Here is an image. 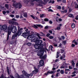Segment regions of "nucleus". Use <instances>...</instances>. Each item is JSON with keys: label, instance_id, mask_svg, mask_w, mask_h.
Returning <instances> with one entry per match:
<instances>
[{"label": "nucleus", "instance_id": "f257e3e1", "mask_svg": "<svg viewBox=\"0 0 78 78\" xmlns=\"http://www.w3.org/2000/svg\"><path fill=\"white\" fill-rule=\"evenodd\" d=\"M9 23H10V24H12V25H9L8 27L9 30L8 32L7 38V41L9 39V35H10L11 34V31L13 33H16L17 32V27H16L14 26L13 25H14V24H16V25H18V23H15L14 21L11 20L9 21Z\"/></svg>", "mask_w": 78, "mask_h": 78}, {"label": "nucleus", "instance_id": "f03ea898", "mask_svg": "<svg viewBox=\"0 0 78 78\" xmlns=\"http://www.w3.org/2000/svg\"><path fill=\"white\" fill-rule=\"evenodd\" d=\"M42 46H41V45L39 46L37 45H34V47L36 48L38 50V51H39V53H38L37 55L39 56H40V59H45L47 57V55H45L43 56V55H44V51L42 50V48L43 47V45H41Z\"/></svg>", "mask_w": 78, "mask_h": 78}, {"label": "nucleus", "instance_id": "7ed1b4c3", "mask_svg": "<svg viewBox=\"0 0 78 78\" xmlns=\"http://www.w3.org/2000/svg\"><path fill=\"white\" fill-rule=\"evenodd\" d=\"M33 40H34V41H35V42H36V43H37V45H40V46L42 47V45L43 44H42V40L39 41V40H38V37H36L34 38Z\"/></svg>", "mask_w": 78, "mask_h": 78}, {"label": "nucleus", "instance_id": "20e7f679", "mask_svg": "<svg viewBox=\"0 0 78 78\" xmlns=\"http://www.w3.org/2000/svg\"><path fill=\"white\" fill-rule=\"evenodd\" d=\"M31 2H34V1H36V2H38L39 3H43V1H44V3H47L49 0H31ZM30 1V0H27V1L28 2H29Z\"/></svg>", "mask_w": 78, "mask_h": 78}, {"label": "nucleus", "instance_id": "39448f33", "mask_svg": "<svg viewBox=\"0 0 78 78\" xmlns=\"http://www.w3.org/2000/svg\"><path fill=\"white\" fill-rule=\"evenodd\" d=\"M13 6L16 9H17V8L20 9L22 6V4L19 2L15 4Z\"/></svg>", "mask_w": 78, "mask_h": 78}, {"label": "nucleus", "instance_id": "423d86ee", "mask_svg": "<svg viewBox=\"0 0 78 78\" xmlns=\"http://www.w3.org/2000/svg\"><path fill=\"white\" fill-rule=\"evenodd\" d=\"M22 73L24 75H21V77L22 78H29V77L28 76H28V74L26 72H25V71H23Z\"/></svg>", "mask_w": 78, "mask_h": 78}, {"label": "nucleus", "instance_id": "0eeeda50", "mask_svg": "<svg viewBox=\"0 0 78 78\" xmlns=\"http://www.w3.org/2000/svg\"><path fill=\"white\" fill-rule=\"evenodd\" d=\"M22 36L25 38L26 37V36H30V31H27L26 33H23Z\"/></svg>", "mask_w": 78, "mask_h": 78}, {"label": "nucleus", "instance_id": "6e6552de", "mask_svg": "<svg viewBox=\"0 0 78 78\" xmlns=\"http://www.w3.org/2000/svg\"><path fill=\"white\" fill-rule=\"evenodd\" d=\"M2 30L4 31H5V30H8V27H7V25L6 24L4 25L2 27Z\"/></svg>", "mask_w": 78, "mask_h": 78}, {"label": "nucleus", "instance_id": "1a4fd4ad", "mask_svg": "<svg viewBox=\"0 0 78 78\" xmlns=\"http://www.w3.org/2000/svg\"><path fill=\"white\" fill-rule=\"evenodd\" d=\"M68 64L66 63H65L61 67H60V69H64V68H68Z\"/></svg>", "mask_w": 78, "mask_h": 78}, {"label": "nucleus", "instance_id": "9d476101", "mask_svg": "<svg viewBox=\"0 0 78 78\" xmlns=\"http://www.w3.org/2000/svg\"><path fill=\"white\" fill-rule=\"evenodd\" d=\"M22 30H18L16 34L17 36H20L22 34Z\"/></svg>", "mask_w": 78, "mask_h": 78}, {"label": "nucleus", "instance_id": "9b49d317", "mask_svg": "<svg viewBox=\"0 0 78 78\" xmlns=\"http://www.w3.org/2000/svg\"><path fill=\"white\" fill-rule=\"evenodd\" d=\"M38 72H39V70L35 68V70L32 71V73L33 74H36L37 73H38Z\"/></svg>", "mask_w": 78, "mask_h": 78}, {"label": "nucleus", "instance_id": "f8f14e48", "mask_svg": "<svg viewBox=\"0 0 78 78\" xmlns=\"http://www.w3.org/2000/svg\"><path fill=\"white\" fill-rule=\"evenodd\" d=\"M34 27L36 28H38L37 27H40V28H43V26L41 25V24H37L36 25H34Z\"/></svg>", "mask_w": 78, "mask_h": 78}, {"label": "nucleus", "instance_id": "ddd939ff", "mask_svg": "<svg viewBox=\"0 0 78 78\" xmlns=\"http://www.w3.org/2000/svg\"><path fill=\"white\" fill-rule=\"evenodd\" d=\"M41 66H44V61L42 60H40L39 62Z\"/></svg>", "mask_w": 78, "mask_h": 78}, {"label": "nucleus", "instance_id": "4468645a", "mask_svg": "<svg viewBox=\"0 0 78 78\" xmlns=\"http://www.w3.org/2000/svg\"><path fill=\"white\" fill-rule=\"evenodd\" d=\"M54 73H55V72L53 71H48L47 73H45V75H47L48 74V73H50V74H53Z\"/></svg>", "mask_w": 78, "mask_h": 78}, {"label": "nucleus", "instance_id": "2eb2a0df", "mask_svg": "<svg viewBox=\"0 0 78 78\" xmlns=\"http://www.w3.org/2000/svg\"><path fill=\"white\" fill-rule=\"evenodd\" d=\"M17 35H16V34H15L13 35L12 36V39L13 40V39H15V38L16 37H17Z\"/></svg>", "mask_w": 78, "mask_h": 78}, {"label": "nucleus", "instance_id": "dca6fc26", "mask_svg": "<svg viewBox=\"0 0 78 78\" xmlns=\"http://www.w3.org/2000/svg\"><path fill=\"white\" fill-rule=\"evenodd\" d=\"M30 16L31 17H32V18H33V19H36V20H37V19H38L37 18V17H34V16H33V15H30Z\"/></svg>", "mask_w": 78, "mask_h": 78}, {"label": "nucleus", "instance_id": "f3484780", "mask_svg": "<svg viewBox=\"0 0 78 78\" xmlns=\"http://www.w3.org/2000/svg\"><path fill=\"white\" fill-rule=\"evenodd\" d=\"M40 17L41 18H44L45 17V15L44 14H42L40 15Z\"/></svg>", "mask_w": 78, "mask_h": 78}, {"label": "nucleus", "instance_id": "a211bd4d", "mask_svg": "<svg viewBox=\"0 0 78 78\" xmlns=\"http://www.w3.org/2000/svg\"><path fill=\"white\" fill-rule=\"evenodd\" d=\"M66 57V56H65V55L64 54H63V56H62L60 58V59H62L63 58H64Z\"/></svg>", "mask_w": 78, "mask_h": 78}, {"label": "nucleus", "instance_id": "6ab92c4d", "mask_svg": "<svg viewBox=\"0 0 78 78\" xmlns=\"http://www.w3.org/2000/svg\"><path fill=\"white\" fill-rule=\"evenodd\" d=\"M72 66L73 67H75V63H74V62H73V61L72 62Z\"/></svg>", "mask_w": 78, "mask_h": 78}, {"label": "nucleus", "instance_id": "aec40b11", "mask_svg": "<svg viewBox=\"0 0 78 78\" xmlns=\"http://www.w3.org/2000/svg\"><path fill=\"white\" fill-rule=\"evenodd\" d=\"M33 75V73H30L29 74H27V76H28L29 78H30V76H32Z\"/></svg>", "mask_w": 78, "mask_h": 78}, {"label": "nucleus", "instance_id": "412c9836", "mask_svg": "<svg viewBox=\"0 0 78 78\" xmlns=\"http://www.w3.org/2000/svg\"><path fill=\"white\" fill-rule=\"evenodd\" d=\"M69 17H72V18H73V17H74L73 15L72 14H69Z\"/></svg>", "mask_w": 78, "mask_h": 78}, {"label": "nucleus", "instance_id": "4be33fe9", "mask_svg": "<svg viewBox=\"0 0 78 78\" xmlns=\"http://www.w3.org/2000/svg\"><path fill=\"white\" fill-rule=\"evenodd\" d=\"M40 34H41V36H45V34H44V33H43L42 32H40Z\"/></svg>", "mask_w": 78, "mask_h": 78}, {"label": "nucleus", "instance_id": "5701e85b", "mask_svg": "<svg viewBox=\"0 0 78 78\" xmlns=\"http://www.w3.org/2000/svg\"><path fill=\"white\" fill-rule=\"evenodd\" d=\"M65 71V73L66 74H67V73H68V72L67 71H69V69H66Z\"/></svg>", "mask_w": 78, "mask_h": 78}, {"label": "nucleus", "instance_id": "b1692460", "mask_svg": "<svg viewBox=\"0 0 78 78\" xmlns=\"http://www.w3.org/2000/svg\"><path fill=\"white\" fill-rule=\"evenodd\" d=\"M23 29L22 28H20L19 26H18V31L22 30Z\"/></svg>", "mask_w": 78, "mask_h": 78}, {"label": "nucleus", "instance_id": "393cba45", "mask_svg": "<svg viewBox=\"0 0 78 78\" xmlns=\"http://www.w3.org/2000/svg\"><path fill=\"white\" fill-rule=\"evenodd\" d=\"M23 16L25 17H27V13H23Z\"/></svg>", "mask_w": 78, "mask_h": 78}, {"label": "nucleus", "instance_id": "a878e982", "mask_svg": "<svg viewBox=\"0 0 78 78\" xmlns=\"http://www.w3.org/2000/svg\"><path fill=\"white\" fill-rule=\"evenodd\" d=\"M71 27L73 28H74L75 27V25L74 24H73L71 25Z\"/></svg>", "mask_w": 78, "mask_h": 78}, {"label": "nucleus", "instance_id": "bb28decb", "mask_svg": "<svg viewBox=\"0 0 78 78\" xmlns=\"http://www.w3.org/2000/svg\"><path fill=\"white\" fill-rule=\"evenodd\" d=\"M60 27H58L57 28H55V30H60Z\"/></svg>", "mask_w": 78, "mask_h": 78}, {"label": "nucleus", "instance_id": "cd10ccee", "mask_svg": "<svg viewBox=\"0 0 78 78\" xmlns=\"http://www.w3.org/2000/svg\"><path fill=\"white\" fill-rule=\"evenodd\" d=\"M7 72L8 73V74L9 75V68L7 67Z\"/></svg>", "mask_w": 78, "mask_h": 78}, {"label": "nucleus", "instance_id": "c85d7f7f", "mask_svg": "<svg viewBox=\"0 0 78 78\" xmlns=\"http://www.w3.org/2000/svg\"><path fill=\"white\" fill-rule=\"evenodd\" d=\"M59 53L58 52H57V56L56 57V58H59V55H59Z\"/></svg>", "mask_w": 78, "mask_h": 78}, {"label": "nucleus", "instance_id": "c756f323", "mask_svg": "<svg viewBox=\"0 0 78 78\" xmlns=\"http://www.w3.org/2000/svg\"><path fill=\"white\" fill-rule=\"evenodd\" d=\"M67 12V11L66 10H65L64 11H61V12L62 13H64V12Z\"/></svg>", "mask_w": 78, "mask_h": 78}, {"label": "nucleus", "instance_id": "7c9ffc66", "mask_svg": "<svg viewBox=\"0 0 78 78\" xmlns=\"http://www.w3.org/2000/svg\"><path fill=\"white\" fill-rule=\"evenodd\" d=\"M60 73L61 74H63L64 73V70H61L60 71Z\"/></svg>", "mask_w": 78, "mask_h": 78}, {"label": "nucleus", "instance_id": "2f4dec72", "mask_svg": "<svg viewBox=\"0 0 78 78\" xmlns=\"http://www.w3.org/2000/svg\"><path fill=\"white\" fill-rule=\"evenodd\" d=\"M27 45L28 46H30V45H31V43L28 42L27 43Z\"/></svg>", "mask_w": 78, "mask_h": 78}, {"label": "nucleus", "instance_id": "473e14b6", "mask_svg": "<svg viewBox=\"0 0 78 78\" xmlns=\"http://www.w3.org/2000/svg\"><path fill=\"white\" fill-rule=\"evenodd\" d=\"M49 38L50 39H53V38H54V37L52 36H50L49 37Z\"/></svg>", "mask_w": 78, "mask_h": 78}, {"label": "nucleus", "instance_id": "72a5a7b5", "mask_svg": "<svg viewBox=\"0 0 78 78\" xmlns=\"http://www.w3.org/2000/svg\"><path fill=\"white\" fill-rule=\"evenodd\" d=\"M48 20H49L47 18H45L44 19V21H45V22H48Z\"/></svg>", "mask_w": 78, "mask_h": 78}, {"label": "nucleus", "instance_id": "f704fd0d", "mask_svg": "<svg viewBox=\"0 0 78 78\" xmlns=\"http://www.w3.org/2000/svg\"><path fill=\"white\" fill-rule=\"evenodd\" d=\"M36 36V34H34V35H32V37L33 38L34 37H35Z\"/></svg>", "mask_w": 78, "mask_h": 78}, {"label": "nucleus", "instance_id": "c9c22d12", "mask_svg": "<svg viewBox=\"0 0 78 78\" xmlns=\"http://www.w3.org/2000/svg\"><path fill=\"white\" fill-rule=\"evenodd\" d=\"M37 36L39 38V39H41V37L39 36V33H37Z\"/></svg>", "mask_w": 78, "mask_h": 78}, {"label": "nucleus", "instance_id": "e433bc0d", "mask_svg": "<svg viewBox=\"0 0 78 78\" xmlns=\"http://www.w3.org/2000/svg\"><path fill=\"white\" fill-rule=\"evenodd\" d=\"M5 7H6V8H8L9 7V5H8V4H5Z\"/></svg>", "mask_w": 78, "mask_h": 78}, {"label": "nucleus", "instance_id": "4c0bfd02", "mask_svg": "<svg viewBox=\"0 0 78 78\" xmlns=\"http://www.w3.org/2000/svg\"><path fill=\"white\" fill-rule=\"evenodd\" d=\"M28 39H32L33 37H32L31 36H29L28 37Z\"/></svg>", "mask_w": 78, "mask_h": 78}, {"label": "nucleus", "instance_id": "58836bf2", "mask_svg": "<svg viewBox=\"0 0 78 78\" xmlns=\"http://www.w3.org/2000/svg\"><path fill=\"white\" fill-rule=\"evenodd\" d=\"M58 20H59V18H58V17H57L56 18V22H58Z\"/></svg>", "mask_w": 78, "mask_h": 78}, {"label": "nucleus", "instance_id": "ea45409f", "mask_svg": "<svg viewBox=\"0 0 78 78\" xmlns=\"http://www.w3.org/2000/svg\"><path fill=\"white\" fill-rule=\"evenodd\" d=\"M57 8L58 9H61V6H58L57 7Z\"/></svg>", "mask_w": 78, "mask_h": 78}, {"label": "nucleus", "instance_id": "a19ab883", "mask_svg": "<svg viewBox=\"0 0 78 78\" xmlns=\"http://www.w3.org/2000/svg\"><path fill=\"white\" fill-rule=\"evenodd\" d=\"M61 53H64V50L63 49H61Z\"/></svg>", "mask_w": 78, "mask_h": 78}, {"label": "nucleus", "instance_id": "79ce46f5", "mask_svg": "<svg viewBox=\"0 0 78 78\" xmlns=\"http://www.w3.org/2000/svg\"><path fill=\"white\" fill-rule=\"evenodd\" d=\"M16 18L17 19H19V17H20V16H19V15H17L16 16Z\"/></svg>", "mask_w": 78, "mask_h": 78}, {"label": "nucleus", "instance_id": "37998d69", "mask_svg": "<svg viewBox=\"0 0 78 78\" xmlns=\"http://www.w3.org/2000/svg\"><path fill=\"white\" fill-rule=\"evenodd\" d=\"M0 78H4L3 74H2L1 76H0Z\"/></svg>", "mask_w": 78, "mask_h": 78}, {"label": "nucleus", "instance_id": "c03bdc74", "mask_svg": "<svg viewBox=\"0 0 78 78\" xmlns=\"http://www.w3.org/2000/svg\"><path fill=\"white\" fill-rule=\"evenodd\" d=\"M48 11L51 12H53V10H52V9H48Z\"/></svg>", "mask_w": 78, "mask_h": 78}, {"label": "nucleus", "instance_id": "a18cd8bd", "mask_svg": "<svg viewBox=\"0 0 78 78\" xmlns=\"http://www.w3.org/2000/svg\"><path fill=\"white\" fill-rule=\"evenodd\" d=\"M62 39H65V37L64 36H62L61 37Z\"/></svg>", "mask_w": 78, "mask_h": 78}, {"label": "nucleus", "instance_id": "49530a36", "mask_svg": "<svg viewBox=\"0 0 78 78\" xmlns=\"http://www.w3.org/2000/svg\"><path fill=\"white\" fill-rule=\"evenodd\" d=\"M2 13L4 14V15H5V14L6 13V12L5 11H3L2 12Z\"/></svg>", "mask_w": 78, "mask_h": 78}, {"label": "nucleus", "instance_id": "de8ad7c7", "mask_svg": "<svg viewBox=\"0 0 78 78\" xmlns=\"http://www.w3.org/2000/svg\"><path fill=\"white\" fill-rule=\"evenodd\" d=\"M66 41H64L62 42V44L65 45L66 44Z\"/></svg>", "mask_w": 78, "mask_h": 78}, {"label": "nucleus", "instance_id": "09e8293b", "mask_svg": "<svg viewBox=\"0 0 78 78\" xmlns=\"http://www.w3.org/2000/svg\"><path fill=\"white\" fill-rule=\"evenodd\" d=\"M72 47H74L75 46V45L74 44H72Z\"/></svg>", "mask_w": 78, "mask_h": 78}, {"label": "nucleus", "instance_id": "8fccbe9b", "mask_svg": "<svg viewBox=\"0 0 78 78\" xmlns=\"http://www.w3.org/2000/svg\"><path fill=\"white\" fill-rule=\"evenodd\" d=\"M31 34L32 35H32H33V34H34V32L32 31L31 32Z\"/></svg>", "mask_w": 78, "mask_h": 78}, {"label": "nucleus", "instance_id": "3c124183", "mask_svg": "<svg viewBox=\"0 0 78 78\" xmlns=\"http://www.w3.org/2000/svg\"><path fill=\"white\" fill-rule=\"evenodd\" d=\"M75 19H76V20H78V15H77L76 17L75 18Z\"/></svg>", "mask_w": 78, "mask_h": 78}, {"label": "nucleus", "instance_id": "603ef678", "mask_svg": "<svg viewBox=\"0 0 78 78\" xmlns=\"http://www.w3.org/2000/svg\"><path fill=\"white\" fill-rule=\"evenodd\" d=\"M49 23L50 24H52V23H53V22H52V21H50L49 22Z\"/></svg>", "mask_w": 78, "mask_h": 78}, {"label": "nucleus", "instance_id": "864d4df0", "mask_svg": "<svg viewBox=\"0 0 78 78\" xmlns=\"http://www.w3.org/2000/svg\"><path fill=\"white\" fill-rule=\"evenodd\" d=\"M76 73V71H75L73 72V74H75V73Z\"/></svg>", "mask_w": 78, "mask_h": 78}, {"label": "nucleus", "instance_id": "5fc2aeb1", "mask_svg": "<svg viewBox=\"0 0 78 78\" xmlns=\"http://www.w3.org/2000/svg\"><path fill=\"white\" fill-rule=\"evenodd\" d=\"M50 34H48L46 35V36H47V37H48V36H50Z\"/></svg>", "mask_w": 78, "mask_h": 78}, {"label": "nucleus", "instance_id": "6e6d98bb", "mask_svg": "<svg viewBox=\"0 0 78 78\" xmlns=\"http://www.w3.org/2000/svg\"><path fill=\"white\" fill-rule=\"evenodd\" d=\"M74 4L75 5H77V3H76V2H74Z\"/></svg>", "mask_w": 78, "mask_h": 78}, {"label": "nucleus", "instance_id": "4d7b16f0", "mask_svg": "<svg viewBox=\"0 0 78 78\" xmlns=\"http://www.w3.org/2000/svg\"><path fill=\"white\" fill-rule=\"evenodd\" d=\"M10 16L12 17H14V15H10Z\"/></svg>", "mask_w": 78, "mask_h": 78}, {"label": "nucleus", "instance_id": "13d9d810", "mask_svg": "<svg viewBox=\"0 0 78 78\" xmlns=\"http://www.w3.org/2000/svg\"><path fill=\"white\" fill-rule=\"evenodd\" d=\"M58 21H59V22H61V21H62V19H61V18H58Z\"/></svg>", "mask_w": 78, "mask_h": 78}, {"label": "nucleus", "instance_id": "bf43d9fd", "mask_svg": "<svg viewBox=\"0 0 78 78\" xmlns=\"http://www.w3.org/2000/svg\"><path fill=\"white\" fill-rule=\"evenodd\" d=\"M12 20H14V21H16L17 20H16L15 18H13L12 19Z\"/></svg>", "mask_w": 78, "mask_h": 78}, {"label": "nucleus", "instance_id": "052dcab7", "mask_svg": "<svg viewBox=\"0 0 78 78\" xmlns=\"http://www.w3.org/2000/svg\"><path fill=\"white\" fill-rule=\"evenodd\" d=\"M42 24H45V22H44V21L43 20L42 21Z\"/></svg>", "mask_w": 78, "mask_h": 78}, {"label": "nucleus", "instance_id": "680f3d73", "mask_svg": "<svg viewBox=\"0 0 78 78\" xmlns=\"http://www.w3.org/2000/svg\"><path fill=\"white\" fill-rule=\"evenodd\" d=\"M74 44L75 45H77V44H78V43L76 41H75L74 42Z\"/></svg>", "mask_w": 78, "mask_h": 78}, {"label": "nucleus", "instance_id": "e2e57ef3", "mask_svg": "<svg viewBox=\"0 0 78 78\" xmlns=\"http://www.w3.org/2000/svg\"><path fill=\"white\" fill-rule=\"evenodd\" d=\"M76 6V5L75 6V8H78V5L77 4Z\"/></svg>", "mask_w": 78, "mask_h": 78}, {"label": "nucleus", "instance_id": "0e129e2a", "mask_svg": "<svg viewBox=\"0 0 78 78\" xmlns=\"http://www.w3.org/2000/svg\"><path fill=\"white\" fill-rule=\"evenodd\" d=\"M54 76H55V74H53L51 76V78H53L54 77Z\"/></svg>", "mask_w": 78, "mask_h": 78}, {"label": "nucleus", "instance_id": "69168bd1", "mask_svg": "<svg viewBox=\"0 0 78 78\" xmlns=\"http://www.w3.org/2000/svg\"><path fill=\"white\" fill-rule=\"evenodd\" d=\"M69 69H72V67L71 66H69Z\"/></svg>", "mask_w": 78, "mask_h": 78}, {"label": "nucleus", "instance_id": "338daca9", "mask_svg": "<svg viewBox=\"0 0 78 78\" xmlns=\"http://www.w3.org/2000/svg\"><path fill=\"white\" fill-rule=\"evenodd\" d=\"M49 32L50 33H51V34H52V31L51 30H49Z\"/></svg>", "mask_w": 78, "mask_h": 78}, {"label": "nucleus", "instance_id": "774afa93", "mask_svg": "<svg viewBox=\"0 0 78 78\" xmlns=\"http://www.w3.org/2000/svg\"><path fill=\"white\" fill-rule=\"evenodd\" d=\"M76 67H77V68H78V63H77L76 64Z\"/></svg>", "mask_w": 78, "mask_h": 78}]
</instances>
